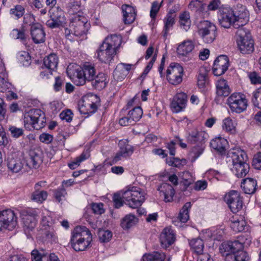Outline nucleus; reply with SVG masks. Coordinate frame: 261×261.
I'll use <instances>...</instances> for the list:
<instances>
[{
  "label": "nucleus",
  "instance_id": "obj_1",
  "mask_svg": "<svg viewBox=\"0 0 261 261\" xmlns=\"http://www.w3.org/2000/svg\"><path fill=\"white\" fill-rule=\"evenodd\" d=\"M228 154L232 160V172L239 178L245 176L249 171V165L247 163L248 158L246 152L240 149H234Z\"/></svg>",
  "mask_w": 261,
  "mask_h": 261
},
{
  "label": "nucleus",
  "instance_id": "obj_2",
  "mask_svg": "<svg viewBox=\"0 0 261 261\" xmlns=\"http://www.w3.org/2000/svg\"><path fill=\"white\" fill-rule=\"evenodd\" d=\"M92 241V234L85 226H77L72 232L70 242L72 248L76 251H82L86 249Z\"/></svg>",
  "mask_w": 261,
  "mask_h": 261
},
{
  "label": "nucleus",
  "instance_id": "obj_3",
  "mask_svg": "<svg viewBox=\"0 0 261 261\" xmlns=\"http://www.w3.org/2000/svg\"><path fill=\"white\" fill-rule=\"evenodd\" d=\"M208 137L205 131L194 129L189 132L187 137V141L191 144H196L193 147L192 152L194 154L195 159L198 158L203 152L205 146L204 145Z\"/></svg>",
  "mask_w": 261,
  "mask_h": 261
},
{
  "label": "nucleus",
  "instance_id": "obj_4",
  "mask_svg": "<svg viewBox=\"0 0 261 261\" xmlns=\"http://www.w3.org/2000/svg\"><path fill=\"white\" fill-rule=\"evenodd\" d=\"M236 34L238 50L244 55L251 54L254 50V43L249 32L245 28H241Z\"/></svg>",
  "mask_w": 261,
  "mask_h": 261
},
{
  "label": "nucleus",
  "instance_id": "obj_5",
  "mask_svg": "<svg viewBox=\"0 0 261 261\" xmlns=\"http://www.w3.org/2000/svg\"><path fill=\"white\" fill-rule=\"evenodd\" d=\"M46 122L44 113L40 109L30 110L24 115V125L25 128L39 130L43 127Z\"/></svg>",
  "mask_w": 261,
  "mask_h": 261
},
{
  "label": "nucleus",
  "instance_id": "obj_6",
  "mask_svg": "<svg viewBox=\"0 0 261 261\" xmlns=\"http://www.w3.org/2000/svg\"><path fill=\"white\" fill-rule=\"evenodd\" d=\"M121 192L123 199L128 202L127 205L132 208L139 207L145 200L144 193L138 187L129 186Z\"/></svg>",
  "mask_w": 261,
  "mask_h": 261
},
{
  "label": "nucleus",
  "instance_id": "obj_7",
  "mask_svg": "<svg viewBox=\"0 0 261 261\" xmlns=\"http://www.w3.org/2000/svg\"><path fill=\"white\" fill-rule=\"evenodd\" d=\"M73 74L72 81L79 86L84 85L86 81L92 80L96 74L94 66L89 63H86L83 68L78 67Z\"/></svg>",
  "mask_w": 261,
  "mask_h": 261
},
{
  "label": "nucleus",
  "instance_id": "obj_8",
  "mask_svg": "<svg viewBox=\"0 0 261 261\" xmlns=\"http://www.w3.org/2000/svg\"><path fill=\"white\" fill-rule=\"evenodd\" d=\"M197 33L203 42L211 43L217 37V28L214 23L208 20H201L197 24Z\"/></svg>",
  "mask_w": 261,
  "mask_h": 261
},
{
  "label": "nucleus",
  "instance_id": "obj_9",
  "mask_svg": "<svg viewBox=\"0 0 261 261\" xmlns=\"http://www.w3.org/2000/svg\"><path fill=\"white\" fill-rule=\"evenodd\" d=\"M69 28L71 33L76 36H84L90 28L88 20L84 15L79 13L70 18Z\"/></svg>",
  "mask_w": 261,
  "mask_h": 261
},
{
  "label": "nucleus",
  "instance_id": "obj_10",
  "mask_svg": "<svg viewBox=\"0 0 261 261\" xmlns=\"http://www.w3.org/2000/svg\"><path fill=\"white\" fill-rule=\"evenodd\" d=\"M227 103L231 111L237 113H241L244 111L248 105L245 95L240 93L232 94L227 98Z\"/></svg>",
  "mask_w": 261,
  "mask_h": 261
},
{
  "label": "nucleus",
  "instance_id": "obj_11",
  "mask_svg": "<svg viewBox=\"0 0 261 261\" xmlns=\"http://www.w3.org/2000/svg\"><path fill=\"white\" fill-rule=\"evenodd\" d=\"M184 69L178 63H171L166 71L168 82L174 85L180 84L182 81Z\"/></svg>",
  "mask_w": 261,
  "mask_h": 261
},
{
  "label": "nucleus",
  "instance_id": "obj_12",
  "mask_svg": "<svg viewBox=\"0 0 261 261\" xmlns=\"http://www.w3.org/2000/svg\"><path fill=\"white\" fill-rule=\"evenodd\" d=\"M218 20L220 25L224 28H229L235 22L234 11L229 7H222L219 10Z\"/></svg>",
  "mask_w": 261,
  "mask_h": 261
},
{
  "label": "nucleus",
  "instance_id": "obj_13",
  "mask_svg": "<svg viewBox=\"0 0 261 261\" xmlns=\"http://www.w3.org/2000/svg\"><path fill=\"white\" fill-rule=\"evenodd\" d=\"M0 220L3 227L9 230L15 228L18 224L15 213L10 209L0 211Z\"/></svg>",
  "mask_w": 261,
  "mask_h": 261
},
{
  "label": "nucleus",
  "instance_id": "obj_14",
  "mask_svg": "<svg viewBox=\"0 0 261 261\" xmlns=\"http://www.w3.org/2000/svg\"><path fill=\"white\" fill-rule=\"evenodd\" d=\"M21 217L23 224L24 231L27 233L35 227L37 222V215L36 212L32 210L23 211Z\"/></svg>",
  "mask_w": 261,
  "mask_h": 261
},
{
  "label": "nucleus",
  "instance_id": "obj_15",
  "mask_svg": "<svg viewBox=\"0 0 261 261\" xmlns=\"http://www.w3.org/2000/svg\"><path fill=\"white\" fill-rule=\"evenodd\" d=\"M225 201L233 213H237L243 207L242 199L239 193L236 191H231L229 192L225 197Z\"/></svg>",
  "mask_w": 261,
  "mask_h": 261
},
{
  "label": "nucleus",
  "instance_id": "obj_16",
  "mask_svg": "<svg viewBox=\"0 0 261 261\" xmlns=\"http://www.w3.org/2000/svg\"><path fill=\"white\" fill-rule=\"evenodd\" d=\"M66 23V18L64 12L61 9L54 10L50 15V18L46 22V25L51 29L64 27Z\"/></svg>",
  "mask_w": 261,
  "mask_h": 261
},
{
  "label": "nucleus",
  "instance_id": "obj_17",
  "mask_svg": "<svg viewBox=\"0 0 261 261\" xmlns=\"http://www.w3.org/2000/svg\"><path fill=\"white\" fill-rule=\"evenodd\" d=\"M229 59L225 55L219 56L214 61L213 67V73L216 76L224 74L229 67Z\"/></svg>",
  "mask_w": 261,
  "mask_h": 261
},
{
  "label": "nucleus",
  "instance_id": "obj_18",
  "mask_svg": "<svg viewBox=\"0 0 261 261\" xmlns=\"http://www.w3.org/2000/svg\"><path fill=\"white\" fill-rule=\"evenodd\" d=\"M187 102V95L184 92L177 93L173 98L170 107L173 112L178 113L186 107Z\"/></svg>",
  "mask_w": 261,
  "mask_h": 261
},
{
  "label": "nucleus",
  "instance_id": "obj_19",
  "mask_svg": "<svg viewBox=\"0 0 261 261\" xmlns=\"http://www.w3.org/2000/svg\"><path fill=\"white\" fill-rule=\"evenodd\" d=\"M97 58L102 62L110 63L116 53L112 49H110L102 43L96 51Z\"/></svg>",
  "mask_w": 261,
  "mask_h": 261
},
{
  "label": "nucleus",
  "instance_id": "obj_20",
  "mask_svg": "<svg viewBox=\"0 0 261 261\" xmlns=\"http://www.w3.org/2000/svg\"><path fill=\"white\" fill-rule=\"evenodd\" d=\"M32 38L35 43H43L45 41V34L42 25L39 23L33 24L31 28Z\"/></svg>",
  "mask_w": 261,
  "mask_h": 261
},
{
  "label": "nucleus",
  "instance_id": "obj_21",
  "mask_svg": "<svg viewBox=\"0 0 261 261\" xmlns=\"http://www.w3.org/2000/svg\"><path fill=\"white\" fill-rule=\"evenodd\" d=\"M175 240V235L170 227L165 228L161 235L160 241L162 245L164 247H168L172 245Z\"/></svg>",
  "mask_w": 261,
  "mask_h": 261
},
{
  "label": "nucleus",
  "instance_id": "obj_22",
  "mask_svg": "<svg viewBox=\"0 0 261 261\" xmlns=\"http://www.w3.org/2000/svg\"><path fill=\"white\" fill-rule=\"evenodd\" d=\"M24 161L20 158L15 155H11L8 158L7 166L14 173L20 171L24 166Z\"/></svg>",
  "mask_w": 261,
  "mask_h": 261
},
{
  "label": "nucleus",
  "instance_id": "obj_23",
  "mask_svg": "<svg viewBox=\"0 0 261 261\" xmlns=\"http://www.w3.org/2000/svg\"><path fill=\"white\" fill-rule=\"evenodd\" d=\"M108 81L109 80L106 74L102 72H99L90 82L91 83L92 87L98 90H101L107 86Z\"/></svg>",
  "mask_w": 261,
  "mask_h": 261
},
{
  "label": "nucleus",
  "instance_id": "obj_24",
  "mask_svg": "<svg viewBox=\"0 0 261 261\" xmlns=\"http://www.w3.org/2000/svg\"><path fill=\"white\" fill-rule=\"evenodd\" d=\"M121 8L124 23L129 24L133 22L136 16L134 8L128 5H123Z\"/></svg>",
  "mask_w": 261,
  "mask_h": 261
},
{
  "label": "nucleus",
  "instance_id": "obj_25",
  "mask_svg": "<svg viewBox=\"0 0 261 261\" xmlns=\"http://www.w3.org/2000/svg\"><path fill=\"white\" fill-rule=\"evenodd\" d=\"M105 46L112 49L117 54V50L121 44V38L116 35L108 37L102 43Z\"/></svg>",
  "mask_w": 261,
  "mask_h": 261
},
{
  "label": "nucleus",
  "instance_id": "obj_26",
  "mask_svg": "<svg viewBox=\"0 0 261 261\" xmlns=\"http://www.w3.org/2000/svg\"><path fill=\"white\" fill-rule=\"evenodd\" d=\"M158 190L163 195L165 202H171L173 200L175 191L171 185L163 183L159 187Z\"/></svg>",
  "mask_w": 261,
  "mask_h": 261
},
{
  "label": "nucleus",
  "instance_id": "obj_27",
  "mask_svg": "<svg viewBox=\"0 0 261 261\" xmlns=\"http://www.w3.org/2000/svg\"><path fill=\"white\" fill-rule=\"evenodd\" d=\"M42 163V159L39 154L34 150L29 151V156L26 159V165L30 168L36 169Z\"/></svg>",
  "mask_w": 261,
  "mask_h": 261
},
{
  "label": "nucleus",
  "instance_id": "obj_28",
  "mask_svg": "<svg viewBox=\"0 0 261 261\" xmlns=\"http://www.w3.org/2000/svg\"><path fill=\"white\" fill-rule=\"evenodd\" d=\"M194 46L192 40H185L178 45L177 53L179 56H186L193 50Z\"/></svg>",
  "mask_w": 261,
  "mask_h": 261
},
{
  "label": "nucleus",
  "instance_id": "obj_29",
  "mask_svg": "<svg viewBox=\"0 0 261 261\" xmlns=\"http://www.w3.org/2000/svg\"><path fill=\"white\" fill-rule=\"evenodd\" d=\"M257 181L252 178H246L243 180L241 187L246 194H253L256 189Z\"/></svg>",
  "mask_w": 261,
  "mask_h": 261
},
{
  "label": "nucleus",
  "instance_id": "obj_30",
  "mask_svg": "<svg viewBox=\"0 0 261 261\" xmlns=\"http://www.w3.org/2000/svg\"><path fill=\"white\" fill-rule=\"evenodd\" d=\"M44 182L40 181L37 183L35 185V191L32 193V199L36 202H42L44 201L47 197V193L45 191H40V187L42 184H43Z\"/></svg>",
  "mask_w": 261,
  "mask_h": 261
},
{
  "label": "nucleus",
  "instance_id": "obj_31",
  "mask_svg": "<svg viewBox=\"0 0 261 261\" xmlns=\"http://www.w3.org/2000/svg\"><path fill=\"white\" fill-rule=\"evenodd\" d=\"M216 89V93L218 96L226 97L228 96L230 93V90L227 82L224 79H220L217 81Z\"/></svg>",
  "mask_w": 261,
  "mask_h": 261
},
{
  "label": "nucleus",
  "instance_id": "obj_32",
  "mask_svg": "<svg viewBox=\"0 0 261 261\" xmlns=\"http://www.w3.org/2000/svg\"><path fill=\"white\" fill-rule=\"evenodd\" d=\"M227 144V140L222 137L215 138L210 143L211 147L220 153L225 151Z\"/></svg>",
  "mask_w": 261,
  "mask_h": 261
},
{
  "label": "nucleus",
  "instance_id": "obj_33",
  "mask_svg": "<svg viewBox=\"0 0 261 261\" xmlns=\"http://www.w3.org/2000/svg\"><path fill=\"white\" fill-rule=\"evenodd\" d=\"M221 254L223 255H226L228 254L236 253L239 251L237 248L236 244L234 241L223 242L219 247Z\"/></svg>",
  "mask_w": 261,
  "mask_h": 261
},
{
  "label": "nucleus",
  "instance_id": "obj_34",
  "mask_svg": "<svg viewBox=\"0 0 261 261\" xmlns=\"http://www.w3.org/2000/svg\"><path fill=\"white\" fill-rule=\"evenodd\" d=\"M175 15L174 13H169L164 19V27L163 31V36L165 38L168 35V32L175 24Z\"/></svg>",
  "mask_w": 261,
  "mask_h": 261
},
{
  "label": "nucleus",
  "instance_id": "obj_35",
  "mask_svg": "<svg viewBox=\"0 0 261 261\" xmlns=\"http://www.w3.org/2000/svg\"><path fill=\"white\" fill-rule=\"evenodd\" d=\"M44 65L50 71L55 70L58 66V58L55 54H51L44 59Z\"/></svg>",
  "mask_w": 261,
  "mask_h": 261
},
{
  "label": "nucleus",
  "instance_id": "obj_36",
  "mask_svg": "<svg viewBox=\"0 0 261 261\" xmlns=\"http://www.w3.org/2000/svg\"><path fill=\"white\" fill-rule=\"evenodd\" d=\"M179 19L180 28L185 31H188L191 24L190 13L187 11L181 13L179 15Z\"/></svg>",
  "mask_w": 261,
  "mask_h": 261
},
{
  "label": "nucleus",
  "instance_id": "obj_37",
  "mask_svg": "<svg viewBox=\"0 0 261 261\" xmlns=\"http://www.w3.org/2000/svg\"><path fill=\"white\" fill-rule=\"evenodd\" d=\"M238 250H242L244 247H248L251 242V237L248 234H242L238 237L237 240L234 241Z\"/></svg>",
  "mask_w": 261,
  "mask_h": 261
},
{
  "label": "nucleus",
  "instance_id": "obj_38",
  "mask_svg": "<svg viewBox=\"0 0 261 261\" xmlns=\"http://www.w3.org/2000/svg\"><path fill=\"white\" fill-rule=\"evenodd\" d=\"M189 245L192 250L197 254H201L203 252L204 243L200 238H196L191 240L189 242Z\"/></svg>",
  "mask_w": 261,
  "mask_h": 261
},
{
  "label": "nucleus",
  "instance_id": "obj_39",
  "mask_svg": "<svg viewBox=\"0 0 261 261\" xmlns=\"http://www.w3.org/2000/svg\"><path fill=\"white\" fill-rule=\"evenodd\" d=\"M235 22L234 27L237 29L244 28L243 26L246 24L249 20L248 11L244 12L240 15H235Z\"/></svg>",
  "mask_w": 261,
  "mask_h": 261
},
{
  "label": "nucleus",
  "instance_id": "obj_40",
  "mask_svg": "<svg viewBox=\"0 0 261 261\" xmlns=\"http://www.w3.org/2000/svg\"><path fill=\"white\" fill-rule=\"evenodd\" d=\"M138 222L137 218L132 214L125 216L121 221V226L124 229H128L135 225Z\"/></svg>",
  "mask_w": 261,
  "mask_h": 261
},
{
  "label": "nucleus",
  "instance_id": "obj_41",
  "mask_svg": "<svg viewBox=\"0 0 261 261\" xmlns=\"http://www.w3.org/2000/svg\"><path fill=\"white\" fill-rule=\"evenodd\" d=\"M68 13L73 16L79 13L82 14L81 12V2L73 1L68 3L67 6Z\"/></svg>",
  "mask_w": 261,
  "mask_h": 261
},
{
  "label": "nucleus",
  "instance_id": "obj_42",
  "mask_svg": "<svg viewBox=\"0 0 261 261\" xmlns=\"http://www.w3.org/2000/svg\"><path fill=\"white\" fill-rule=\"evenodd\" d=\"M119 151L126 157L130 156L134 152V148L129 145L127 141L121 140L119 142Z\"/></svg>",
  "mask_w": 261,
  "mask_h": 261
},
{
  "label": "nucleus",
  "instance_id": "obj_43",
  "mask_svg": "<svg viewBox=\"0 0 261 261\" xmlns=\"http://www.w3.org/2000/svg\"><path fill=\"white\" fill-rule=\"evenodd\" d=\"M132 64L121 63L118 65L115 69L114 70L113 75L114 76H116L118 80L123 79L125 76V74H123L120 76V77L119 78V74L120 73L121 71L123 72V70L124 69L125 71L128 72L130 70Z\"/></svg>",
  "mask_w": 261,
  "mask_h": 261
},
{
  "label": "nucleus",
  "instance_id": "obj_44",
  "mask_svg": "<svg viewBox=\"0 0 261 261\" xmlns=\"http://www.w3.org/2000/svg\"><path fill=\"white\" fill-rule=\"evenodd\" d=\"M191 206V204L190 202H187L183 206L177 217V219H179L181 222L185 223L189 219V208H190Z\"/></svg>",
  "mask_w": 261,
  "mask_h": 261
},
{
  "label": "nucleus",
  "instance_id": "obj_45",
  "mask_svg": "<svg viewBox=\"0 0 261 261\" xmlns=\"http://www.w3.org/2000/svg\"><path fill=\"white\" fill-rule=\"evenodd\" d=\"M88 107L90 110L86 109V106L84 104L79 106V110L82 114H88V115L95 113L97 109V105L95 103L92 102V103L88 104Z\"/></svg>",
  "mask_w": 261,
  "mask_h": 261
},
{
  "label": "nucleus",
  "instance_id": "obj_46",
  "mask_svg": "<svg viewBox=\"0 0 261 261\" xmlns=\"http://www.w3.org/2000/svg\"><path fill=\"white\" fill-rule=\"evenodd\" d=\"M129 117L131 118L133 123L135 124L142 117L143 115V111L141 107H136L128 113Z\"/></svg>",
  "mask_w": 261,
  "mask_h": 261
},
{
  "label": "nucleus",
  "instance_id": "obj_47",
  "mask_svg": "<svg viewBox=\"0 0 261 261\" xmlns=\"http://www.w3.org/2000/svg\"><path fill=\"white\" fill-rule=\"evenodd\" d=\"M98 235L101 242L106 243L111 240L112 237V232L109 230L100 229Z\"/></svg>",
  "mask_w": 261,
  "mask_h": 261
},
{
  "label": "nucleus",
  "instance_id": "obj_48",
  "mask_svg": "<svg viewBox=\"0 0 261 261\" xmlns=\"http://www.w3.org/2000/svg\"><path fill=\"white\" fill-rule=\"evenodd\" d=\"M246 226V222L243 219L239 220L238 219L231 220V227L235 231H242L244 230Z\"/></svg>",
  "mask_w": 261,
  "mask_h": 261
},
{
  "label": "nucleus",
  "instance_id": "obj_49",
  "mask_svg": "<svg viewBox=\"0 0 261 261\" xmlns=\"http://www.w3.org/2000/svg\"><path fill=\"white\" fill-rule=\"evenodd\" d=\"M24 9L20 5H16L10 10V13L15 19H18L23 16Z\"/></svg>",
  "mask_w": 261,
  "mask_h": 261
},
{
  "label": "nucleus",
  "instance_id": "obj_50",
  "mask_svg": "<svg viewBox=\"0 0 261 261\" xmlns=\"http://www.w3.org/2000/svg\"><path fill=\"white\" fill-rule=\"evenodd\" d=\"M208 84L207 73L205 71H200L197 76V85L199 88H204Z\"/></svg>",
  "mask_w": 261,
  "mask_h": 261
},
{
  "label": "nucleus",
  "instance_id": "obj_51",
  "mask_svg": "<svg viewBox=\"0 0 261 261\" xmlns=\"http://www.w3.org/2000/svg\"><path fill=\"white\" fill-rule=\"evenodd\" d=\"M252 101L255 107L261 109V87L253 92Z\"/></svg>",
  "mask_w": 261,
  "mask_h": 261
},
{
  "label": "nucleus",
  "instance_id": "obj_52",
  "mask_svg": "<svg viewBox=\"0 0 261 261\" xmlns=\"http://www.w3.org/2000/svg\"><path fill=\"white\" fill-rule=\"evenodd\" d=\"M9 130L11 136L14 138H18L24 134V130L22 128H18L15 126H10Z\"/></svg>",
  "mask_w": 261,
  "mask_h": 261
},
{
  "label": "nucleus",
  "instance_id": "obj_53",
  "mask_svg": "<svg viewBox=\"0 0 261 261\" xmlns=\"http://www.w3.org/2000/svg\"><path fill=\"white\" fill-rule=\"evenodd\" d=\"M122 193L120 191L119 193H115L113 197V201L115 208H119L123 204V201Z\"/></svg>",
  "mask_w": 261,
  "mask_h": 261
},
{
  "label": "nucleus",
  "instance_id": "obj_54",
  "mask_svg": "<svg viewBox=\"0 0 261 261\" xmlns=\"http://www.w3.org/2000/svg\"><path fill=\"white\" fill-rule=\"evenodd\" d=\"M9 143V140L6 135L5 129L0 124V146H6Z\"/></svg>",
  "mask_w": 261,
  "mask_h": 261
},
{
  "label": "nucleus",
  "instance_id": "obj_55",
  "mask_svg": "<svg viewBox=\"0 0 261 261\" xmlns=\"http://www.w3.org/2000/svg\"><path fill=\"white\" fill-rule=\"evenodd\" d=\"M248 77L252 84H261V76L255 71L250 72L248 73Z\"/></svg>",
  "mask_w": 261,
  "mask_h": 261
},
{
  "label": "nucleus",
  "instance_id": "obj_56",
  "mask_svg": "<svg viewBox=\"0 0 261 261\" xmlns=\"http://www.w3.org/2000/svg\"><path fill=\"white\" fill-rule=\"evenodd\" d=\"M44 235L45 239L50 242H56L57 241V238L56 234L54 232V231L50 228H49L48 229L45 230Z\"/></svg>",
  "mask_w": 261,
  "mask_h": 261
},
{
  "label": "nucleus",
  "instance_id": "obj_57",
  "mask_svg": "<svg viewBox=\"0 0 261 261\" xmlns=\"http://www.w3.org/2000/svg\"><path fill=\"white\" fill-rule=\"evenodd\" d=\"M103 204L102 203H93L91 205V207L93 213L97 215H101L105 212Z\"/></svg>",
  "mask_w": 261,
  "mask_h": 261
},
{
  "label": "nucleus",
  "instance_id": "obj_58",
  "mask_svg": "<svg viewBox=\"0 0 261 261\" xmlns=\"http://www.w3.org/2000/svg\"><path fill=\"white\" fill-rule=\"evenodd\" d=\"M223 128L227 132H231L234 130L235 126L232 120L229 118H226L223 120Z\"/></svg>",
  "mask_w": 261,
  "mask_h": 261
},
{
  "label": "nucleus",
  "instance_id": "obj_59",
  "mask_svg": "<svg viewBox=\"0 0 261 261\" xmlns=\"http://www.w3.org/2000/svg\"><path fill=\"white\" fill-rule=\"evenodd\" d=\"M13 37L15 39H20L22 41H25L26 39L25 35L23 30H18V29H14L12 32Z\"/></svg>",
  "mask_w": 261,
  "mask_h": 261
},
{
  "label": "nucleus",
  "instance_id": "obj_60",
  "mask_svg": "<svg viewBox=\"0 0 261 261\" xmlns=\"http://www.w3.org/2000/svg\"><path fill=\"white\" fill-rule=\"evenodd\" d=\"M19 60L23 65L27 66L30 64L31 57L28 53L22 51L20 53Z\"/></svg>",
  "mask_w": 261,
  "mask_h": 261
},
{
  "label": "nucleus",
  "instance_id": "obj_61",
  "mask_svg": "<svg viewBox=\"0 0 261 261\" xmlns=\"http://www.w3.org/2000/svg\"><path fill=\"white\" fill-rule=\"evenodd\" d=\"M252 165L255 169L261 170V152L254 155L252 161Z\"/></svg>",
  "mask_w": 261,
  "mask_h": 261
},
{
  "label": "nucleus",
  "instance_id": "obj_62",
  "mask_svg": "<svg viewBox=\"0 0 261 261\" xmlns=\"http://www.w3.org/2000/svg\"><path fill=\"white\" fill-rule=\"evenodd\" d=\"M236 261H249V258L247 253L240 250L236 253Z\"/></svg>",
  "mask_w": 261,
  "mask_h": 261
},
{
  "label": "nucleus",
  "instance_id": "obj_63",
  "mask_svg": "<svg viewBox=\"0 0 261 261\" xmlns=\"http://www.w3.org/2000/svg\"><path fill=\"white\" fill-rule=\"evenodd\" d=\"M72 113L71 110H67L66 111H63L60 114V117L62 120H66L69 122L72 119Z\"/></svg>",
  "mask_w": 261,
  "mask_h": 261
},
{
  "label": "nucleus",
  "instance_id": "obj_64",
  "mask_svg": "<svg viewBox=\"0 0 261 261\" xmlns=\"http://www.w3.org/2000/svg\"><path fill=\"white\" fill-rule=\"evenodd\" d=\"M54 193V196L58 202H60L62 200V197H64L66 194L65 190L63 188L55 190Z\"/></svg>",
  "mask_w": 261,
  "mask_h": 261
}]
</instances>
